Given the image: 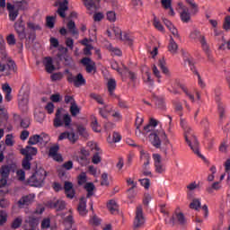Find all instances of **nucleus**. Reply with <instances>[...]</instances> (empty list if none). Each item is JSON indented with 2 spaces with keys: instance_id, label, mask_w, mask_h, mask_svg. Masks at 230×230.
Masks as SVG:
<instances>
[{
  "instance_id": "c85d7f7f",
  "label": "nucleus",
  "mask_w": 230,
  "mask_h": 230,
  "mask_svg": "<svg viewBox=\"0 0 230 230\" xmlns=\"http://www.w3.org/2000/svg\"><path fill=\"white\" fill-rule=\"evenodd\" d=\"M57 57L59 62H65V66H71L73 59L67 54H58Z\"/></svg>"
},
{
  "instance_id": "4c0bfd02",
  "label": "nucleus",
  "mask_w": 230,
  "mask_h": 230,
  "mask_svg": "<svg viewBox=\"0 0 230 230\" xmlns=\"http://www.w3.org/2000/svg\"><path fill=\"white\" fill-rule=\"evenodd\" d=\"M28 224H29V227H33L37 229V226H39V217L35 216H30Z\"/></svg>"
},
{
  "instance_id": "6ab92c4d",
  "label": "nucleus",
  "mask_w": 230,
  "mask_h": 230,
  "mask_svg": "<svg viewBox=\"0 0 230 230\" xmlns=\"http://www.w3.org/2000/svg\"><path fill=\"white\" fill-rule=\"evenodd\" d=\"M7 11L9 12V19L13 22L19 16V10H15V5L11 3L6 4Z\"/></svg>"
},
{
  "instance_id": "09e8293b",
  "label": "nucleus",
  "mask_w": 230,
  "mask_h": 230,
  "mask_svg": "<svg viewBox=\"0 0 230 230\" xmlns=\"http://www.w3.org/2000/svg\"><path fill=\"white\" fill-rule=\"evenodd\" d=\"M8 220V215L4 210H0V226H4Z\"/></svg>"
},
{
  "instance_id": "5701e85b",
  "label": "nucleus",
  "mask_w": 230,
  "mask_h": 230,
  "mask_svg": "<svg viewBox=\"0 0 230 230\" xmlns=\"http://www.w3.org/2000/svg\"><path fill=\"white\" fill-rule=\"evenodd\" d=\"M178 49H179V45H177V42H175L173 38L171 37L169 45H168V51H170V53H172V55H175Z\"/></svg>"
},
{
  "instance_id": "ea45409f",
  "label": "nucleus",
  "mask_w": 230,
  "mask_h": 230,
  "mask_svg": "<svg viewBox=\"0 0 230 230\" xmlns=\"http://www.w3.org/2000/svg\"><path fill=\"white\" fill-rule=\"evenodd\" d=\"M70 113L74 118L80 114V108L76 102H73L72 105H70Z\"/></svg>"
},
{
  "instance_id": "69168bd1",
  "label": "nucleus",
  "mask_w": 230,
  "mask_h": 230,
  "mask_svg": "<svg viewBox=\"0 0 230 230\" xmlns=\"http://www.w3.org/2000/svg\"><path fill=\"white\" fill-rule=\"evenodd\" d=\"M107 19L111 22H116V13L110 11L107 13Z\"/></svg>"
},
{
  "instance_id": "052dcab7",
  "label": "nucleus",
  "mask_w": 230,
  "mask_h": 230,
  "mask_svg": "<svg viewBox=\"0 0 230 230\" xmlns=\"http://www.w3.org/2000/svg\"><path fill=\"white\" fill-rule=\"evenodd\" d=\"M5 145L7 146H13V136L12 134H8L5 137Z\"/></svg>"
},
{
  "instance_id": "e433bc0d",
  "label": "nucleus",
  "mask_w": 230,
  "mask_h": 230,
  "mask_svg": "<svg viewBox=\"0 0 230 230\" xmlns=\"http://www.w3.org/2000/svg\"><path fill=\"white\" fill-rule=\"evenodd\" d=\"M77 211L82 217H85L87 215V205L85 202H80L77 207Z\"/></svg>"
},
{
  "instance_id": "79ce46f5",
  "label": "nucleus",
  "mask_w": 230,
  "mask_h": 230,
  "mask_svg": "<svg viewBox=\"0 0 230 230\" xmlns=\"http://www.w3.org/2000/svg\"><path fill=\"white\" fill-rule=\"evenodd\" d=\"M90 98H92V100H95V102H97V103H99L100 105H103V98H102V95L98 94V93H92L90 94Z\"/></svg>"
},
{
  "instance_id": "f8f14e48",
  "label": "nucleus",
  "mask_w": 230,
  "mask_h": 230,
  "mask_svg": "<svg viewBox=\"0 0 230 230\" xmlns=\"http://www.w3.org/2000/svg\"><path fill=\"white\" fill-rule=\"evenodd\" d=\"M14 30L17 32L20 40H24V39H26V27L24 26L22 20H18L14 23Z\"/></svg>"
},
{
  "instance_id": "a211bd4d",
  "label": "nucleus",
  "mask_w": 230,
  "mask_h": 230,
  "mask_svg": "<svg viewBox=\"0 0 230 230\" xmlns=\"http://www.w3.org/2000/svg\"><path fill=\"white\" fill-rule=\"evenodd\" d=\"M43 66H45V69L47 73H53L57 67H55V65H53V58L51 57H46L43 58Z\"/></svg>"
},
{
  "instance_id": "a19ab883",
  "label": "nucleus",
  "mask_w": 230,
  "mask_h": 230,
  "mask_svg": "<svg viewBox=\"0 0 230 230\" xmlns=\"http://www.w3.org/2000/svg\"><path fill=\"white\" fill-rule=\"evenodd\" d=\"M185 60V64L190 67V71H192V73H194V75H197V73H199L197 71V69L195 68V65L193 64V60H191V58H187L184 59Z\"/></svg>"
},
{
  "instance_id": "13d9d810",
  "label": "nucleus",
  "mask_w": 230,
  "mask_h": 230,
  "mask_svg": "<svg viewBox=\"0 0 230 230\" xmlns=\"http://www.w3.org/2000/svg\"><path fill=\"white\" fill-rule=\"evenodd\" d=\"M158 208L163 215L168 216V205H166V203H160Z\"/></svg>"
},
{
  "instance_id": "2f4dec72",
  "label": "nucleus",
  "mask_w": 230,
  "mask_h": 230,
  "mask_svg": "<svg viewBox=\"0 0 230 230\" xmlns=\"http://www.w3.org/2000/svg\"><path fill=\"white\" fill-rule=\"evenodd\" d=\"M66 28H67L69 33H72V35H78V31L76 30V24L75 23V22L73 20H70L66 23Z\"/></svg>"
},
{
  "instance_id": "ddd939ff",
  "label": "nucleus",
  "mask_w": 230,
  "mask_h": 230,
  "mask_svg": "<svg viewBox=\"0 0 230 230\" xmlns=\"http://www.w3.org/2000/svg\"><path fill=\"white\" fill-rule=\"evenodd\" d=\"M30 102V97L28 94L19 95L18 97V107L22 112H28V103Z\"/></svg>"
},
{
  "instance_id": "864d4df0",
  "label": "nucleus",
  "mask_w": 230,
  "mask_h": 230,
  "mask_svg": "<svg viewBox=\"0 0 230 230\" xmlns=\"http://www.w3.org/2000/svg\"><path fill=\"white\" fill-rule=\"evenodd\" d=\"M155 28L158 30L159 31H164V27H163V24H161V22L157 20V17H154V22H153Z\"/></svg>"
},
{
  "instance_id": "6e6552de",
  "label": "nucleus",
  "mask_w": 230,
  "mask_h": 230,
  "mask_svg": "<svg viewBox=\"0 0 230 230\" xmlns=\"http://www.w3.org/2000/svg\"><path fill=\"white\" fill-rule=\"evenodd\" d=\"M145 226V216L143 215V208L141 206L137 207L135 219L133 221L134 229H139Z\"/></svg>"
},
{
  "instance_id": "9b49d317",
  "label": "nucleus",
  "mask_w": 230,
  "mask_h": 230,
  "mask_svg": "<svg viewBox=\"0 0 230 230\" xmlns=\"http://www.w3.org/2000/svg\"><path fill=\"white\" fill-rule=\"evenodd\" d=\"M78 138L79 137L75 133V131H65L58 136V141H64V139H68V141H70L72 145H75V143L78 141Z\"/></svg>"
},
{
  "instance_id": "bb28decb",
  "label": "nucleus",
  "mask_w": 230,
  "mask_h": 230,
  "mask_svg": "<svg viewBox=\"0 0 230 230\" xmlns=\"http://www.w3.org/2000/svg\"><path fill=\"white\" fill-rule=\"evenodd\" d=\"M158 66L160 67V69H162V73H164L165 76H170V70L168 69V67H166V61L164 60V58L159 59Z\"/></svg>"
},
{
  "instance_id": "a878e982",
  "label": "nucleus",
  "mask_w": 230,
  "mask_h": 230,
  "mask_svg": "<svg viewBox=\"0 0 230 230\" xmlns=\"http://www.w3.org/2000/svg\"><path fill=\"white\" fill-rule=\"evenodd\" d=\"M31 161H33V157L31 156H25L22 161V166L23 170H31Z\"/></svg>"
},
{
  "instance_id": "dca6fc26",
  "label": "nucleus",
  "mask_w": 230,
  "mask_h": 230,
  "mask_svg": "<svg viewBox=\"0 0 230 230\" xmlns=\"http://www.w3.org/2000/svg\"><path fill=\"white\" fill-rule=\"evenodd\" d=\"M65 195L66 199H75V195H76V191L75 188H73V182L71 181H65L64 185Z\"/></svg>"
},
{
  "instance_id": "5fc2aeb1",
  "label": "nucleus",
  "mask_w": 230,
  "mask_h": 230,
  "mask_svg": "<svg viewBox=\"0 0 230 230\" xmlns=\"http://www.w3.org/2000/svg\"><path fill=\"white\" fill-rule=\"evenodd\" d=\"M91 127L93 132H101L102 129L100 128V125L98 124V119L96 118L93 119Z\"/></svg>"
},
{
  "instance_id": "f704fd0d",
  "label": "nucleus",
  "mask_w": 230,
  "mask_h": 230,
  "mask_svg": "<svg viewBox=\"0 0 230 230\" xmlns=\"http://www.w3.org/2000/svg\"><path fill=\"white\" fill-rule=\"evenodd\" d=\"M22 226V217H18L16 218H14V220L12 222L11 224V229H19V227H21Z\"/></svg>"
},
{
  "instance_id": "c756f323",
  "label": "nucleus",
  "mask_w": 230,
  "mask_h": 230,
  "mask_svg": "<svg viewBox=\"0 0 230 230\" xmlns=\"http://www.w3.org/2000/svg\"><path fill=\"white\" fill-rule=\"evenodd\" d=\"M161 3L165 10H170L169 15H175V11H173V8H172V0H161Z\"/></svg>"
},
{
  "instance_id": "f3484780",
  "label": "nucleus",
  "mask_w": 230,
  "mask_h": 230,
  "mask_svg": "<svg viewBox=\"0 0 230 230\" xmlns=\"http://www.w3.org/2000/svg\"><path fill=\"white\" fill-rule=\"evenodd\" d=\"M58 150H60L58 145L51 146L49 151V157H52L54 161L60 162L62 161V155L58 154Z\"/></svg>"
},
{
  "instance_id": "c9c22d12",
  "label": "nucleus",
  "mask_w": 230,
  "mask_h": 230,
  "mask_svg": "<svg viewBox=\"0 0 230 230\" xmlns=\"http://www.w3.org/2000/svg\"><path fill=\"white\" fill-rule=\"evenodd\" d=\"M76 130H77L79 136H82L83 137H89V133H87V129L85 128V126L79 124L76 126Z\"/></svg>"
},
{
  "instance_id": "603ef678",
  "label": "nucleus",
  "mask_w": 230,
  "mask_h": 230,
  "mask_svg": "<svg viewBox=\"0 0 230 230\" xmlns=\"http://www.w3.org/2000/svg\"><path fill=\"white\" fill-rule=\"evenodd\" d=\"M101 186H109V174L106 172L102 174Z\"/></svg>"
},
{
  "instance_id": "1a4fd4ad",
  "label": "nucleus",
  "mask_w": 230,
  "mask_h": 230,
  "mask_svg": "<svg viewBox=\"0 0 230 230\" xmlns=\"http://www.w3.org/2000/svg\"><path fill=\"white\" fill-rule=\"evenodd\" d=\"M171 220H172V224H178L179 226H181L182 227H184V226H188V219L186 218L184 214L182 212H180L179 210H175Z\"/></svg>"
},
{
  "instance_id": "49530a36",
  "label": "nucleus",
  "mask_w": 230,
  "mask_h": 230,
  "mask_svg": "<svg viewBox=\"0 0 230 230\" xmlns=\"http://www.w3.org/2000/svg\"><path fill=\"white\" fill-rule=\"evenodd\" d=\"M138 150L140 153V159L142 161L150 159V154H148V152L144 151L142 146H138Z\"/></svg>"
},
{
  "instance_id": "6e6d98bb",
  "label": "nucleus",
  "mask_w": 230,
  "mask_h": 230,
  "mask_svg": "<svg viewBox=\"0 0 230 230\" xmlns=\"http://www.w3.org/2000/svg\"><path fill=\"white\" fill-rule=\"evenodd\" d=\"M49 142V136L46 133H41L40 135V143H43L44 145H47V143Z\"/></svg>"
},
{
  "instance_id": "7c9ffc66",
  "label": "nucleus",
  "mask_w": 230,
  "mask_h": 230,
  "mask_svg": "<svg viewBox=\"0 0 230 230\" xmlns=\"http://www.w3.org/2000/svg\"><path fill=\"white\" fill-rule=\"evenodd\" d=\"M157 125H159V121H157V119H155L151 118L149 120V124L144 127V130L146 132H150L153 128H155V127H157Z\"/></svg>"
},
{
  "instance_id": "9d476101",
  "label": "nucleus",
  "mask_w": 230,
  "mask_h": 230,
  "mask_svg": "<svg viewBox=\"0 0 230 230\" xmlns=\"http://www.w3.org/2000/svg\"><path fill=\"white\" fill-rule=\"evenodd\" d=\"M190 38L198 40L201 44L202 49H204L207 53L209 51V46L208 45V41H206V37H204L199 31H193L190 33Z\"/></svg>"
},
{
  "instance_id": "aec40b11",
  "label": "nucleus",
  "mask_w": 230,
  "mask_h": 230,
  "mask_svg": "<svg viewBox=\"0 0 230 230\" xmlns=\"http://www.w3.org/2000/svg\"><path fill=\"white\" fill-rule=\"evenodd\" d=\"M37 147L31 146H27L25 148L21 149L22 155H25V157H33V155H37Z\"/></svg>"
},
{
  "instance_id": "a18cd8bd",
  "label": "nucleus",
  "mask_w": 230,
  "mask_h": 230,
  "mask_svg": "<svg viewBox=\"0 0 230 230\" xmlns=\"http://www.w3.org/2000/svg\"><path fill=\"white\" fill-rule=\"evenodd\" d=\"M16 177H17L18 181L22 182V181H26V172L22 169H20L16 172Z\"/></svg>"
},
{
  "instance_id": "0e129e2a",
  "label": "nucleus",
  "mask_w": 230,
  "mask_h": 230,
  "mask_svg": "<svg viewBox=\"0 0 230 230\" xmlns=\"http://www.w3.org/2000/svg\"><path fill=\"white\" fill-rule=\"evenodd\" d=\"M139 182L141 186H144L146 190H148L150 188V179L145 178V179H140Z\"/></svg>"
},
{
  "instance_id": "39448f33",
  "label": "nucleus",
  "mask_w": 230,
  "mask_h": 230,
  "mask_svg": "<svg viewBox=\"0 0 230 230\" xmlns=\"http://www.w3.org/2000/svg\"><path fill=\"white\" fill-rule=\"evenodd\" d=\"M46 180V171H36L29 179V182L31 186H34L35 188L42 187L44 184V181Z\"/></svg>"
},
{
  "instance_id": "bf43d9fd",
  "label": "nucleus",
  "mask_w": 230,
  "mask_h": 230,
  "mask_svg": "<svg viewBox=\"0 0 230 230\" xmlns=\"http://www.w3.org/2000/svg\"><path fill=\"white\" fill-rule=\"evenodd\" d=\"M47 26L48 28H50V30L55 28V17L53 16L47 17Z\"/></svg>"
},
{
  "instance_id": "2eb2a0df",
  "label": "nucleus",
  "mask_w": 230,
  "mask_h": 230,
  "mask_svg": "<svg viewBox=\"0 0 230 230\" xmlns=\"http://www.w3.org/2000/svg\"><path fill=\"white\" fill-rule=\"evenodd\" d=\"M81 64L85 66L86 73L96 71V63H94V61H93L90 58H83L81 59Z\"/></svg>"
},
{
  "instance_id": "423d86ee",
  "label": "nucleus",
  "mask_w": 230,
  "mask_h": 230,
  "mask_svg": "<svg viewBox=\"0 0 230 230\" xmlns=\"http://www.w3.org/2000/svg\"><path fill=\"white\" fill-rule=\"evenodd\" d=\"M66 73L68 74L66 76L68 84H74L75 87H82V85H85V78H84V75L81 73L77 74L76 76L73 75V73L69 72V70H66Z\"/></svg>"
},
{
  "instance_id": "4468645a",
  "label": "nucleus",
  "mask_w": 230,
  "mask_h": 230,
  "mask_svg": "<svg viewBox=\"0 0 230 230\" xmlns=\"http://www.w3.org/2000/svg\"><path fill=\"white\" fill-rule=\"evenodd\" d=\"M153 159L155 163V168L156 173H164V165L163 164V162L161 161V155L159 154H154Z\"/></svg>"
},
{
  "instance_id": "72a5a7b5",
  "label": "nucleus",
  "mask_w": 230,
  "mask_h": 230,
  "mask_svg": "<svg viewBox=\"0 0 230 230\" xmlns=\"http://www.w3.org/2000/svg\"><path fill=\"white\" fill-rule=\"evenodd\" d=\"M181 19L182 22H190L191 14L190 13V10L188 8L183 9V11L181 13Z\"/></svg>"
},
{
  "instance_id": "58836bf2",
  "label": "nucleus",
  "mask_w": 230,
  "mask_h": 230,
  "mask_svg": "<svg viewBox=\"0 0 230 230\" xmlns=\"http://www.w3.org/2000/svg\"><path fill=\"white\" fill-rule=\"evenodd\" d=\"M186 3L190 5L192 15L199 13V5L193 0H186Z\"/></svg>"
},
{
  "instance_id": "680f3d73",
  "label": "nucleus",
  "mask_w": 230,
  "mask_h": 230,
  "mask_svg": "<svg viewBox=\"0 0 230 230\" xmlns=\"http://www.w3.org/2000/svg\"><path fill=\"white\" fill-rule=\"evenodd\" d=\"M83 1H84V6H86L88 10H91V8H96V4H94V0H83Z\"/></svg>"
},
{
  "instance_id": "7ed1b4c3",
  "label": "nucleus",
  "mask_w": 230,
  "mask_h": 230,
  "mask_svg": "<svg viewBox=\"0 0 230 230\" xmlns=\"http://www.w3.org/2000/svg\"><path fill=\"white\" fill-rule=\"evenodd\" d=\"M181 127L184 128L185 132V141L190 146V148L192 150V152L198 155V157H200V159H206L202 154H200V151L199 149V141L197 140V137L193 135V130L190 127H186L184 119H181Z\"/></svg>"
},
{
  "instance_id": "e2e57ef3",
  "label": "nucleus",
  "mask_w": 230,
  "mask_h": 230,
  "mask_svg": "<svg viewBox=\"0 0 230 230\" xmlns=\"http://www.w3.org/2000/svg\"><path fill=\"white\" fill-rule=\"evenodd\" d=\"M135 189L136 188H134V187H130L129 189H128L127 194L129 199H135V197L137 195Z\"/></svg>"
},
{
  "instance_id": "8fccbe9b",
  "label": "nucleus",
  "mask_w": 230,
  "mask_h": 230,
  "mask_svg": "<svg viewBox=\"0 0 230 230\" xmlns=\"http://www.w3.org/2000/svg\"><path fill=\"white\" fill-rule=\"evenodd\" d=\"M35 200V194H29L23 196L18 202H33Z\"/></svg>"
},
{
  "instance_id": "774afa93",
  "label": "nucleus",
  "mask_w": 230,
  "mask_h": 230,
  "mask_svg": "<svg viewBox=\"0 0 230 230\" xmlns=\"http://www.w3.org/2000/svg\"><path fill=\"white\" fill-rule=\"evenodd\" d=\"M20 127L22 128H28V127H30V119H22V120H20Z\"/></svg>"
},
{
  "instance_id": "4d7b16f0",
  "label": "nucleus",
  "mask_w": 230,
  "mask_h": 230,
  "mask_svg": "<svg viewBox=\"0 0 230 230\" xmlns=\"http://www.w3.org/2000/svg\"><path fill=\"white\" fill-rule=\"evenodd\" d=\"M51 226V219L44 218L41 222V229H49Z\"/></svg>"
},
{
  "instance_id": "0eeeda50",
  "label": "nucleus",
  "mask_w": 230,
  "mask_h": 230,
  "mask_svg": "<svg viewBox=\"0 0 230 230\" xmlns=\"http://www.w3.org/2000/svg\"><path fill=\"white\" fill-rule=\"evenodd\" d=\"M12 165H2L0 167V188H4L8 184Z\"/></svg>"
},
{
  "instance_id": "3c124183",
  "label": "nucleus",
  "mask_w": 230,
  "mask_h": 230,
  "mask_svg": "<svg viewBox=\"0 0 230 230\" xmlns=\"http://www.w3.org/2000/svg\"><path fill=\"white\" fill-rule=\"evenodd\" d=\"M78 184L79 186H82L83 184H85L87 182V174L85 172H82L78 177Z\"/></svg>"
},
{
  "instance_id": "473e14b6",
  "label": "nucleus",
  "mask_w": 230,
  "mask_h": 230,
  "mask_svg": "<svg viewBox=\"0 0 230 230\" xmlns=\"http://www.w3.org/2000/svg\"><path fill=\"white\" fill-rule=\"evenodd\" d=\"M216 102L217 103V109H218V112H219V119H224V114H225V109H224V104H222V102H220V97L219 96H216Z\"/></svg>"
},
{
  "instance_id": "f257e3e1",
  "label": "nucleus",
  "mask_w": 230,
  "mask_h": 230,
  "mask_svg": "<svg viewBox=\"0 0 230 230\" xmlns=\"http://www.w3.org/2000/svg\"><path fill=\"white\" fill-rule=\"evenodd\" d=\"M0 72L4 73L7 76L13 73L17 72V66L15 62L8 58V53H6V44L4 40L0 42Z\"/></svg>"
},
{
  "instance_id": "20e7f679",
  "label": "nucleus",
  "mask_w": 230,
  "mask_h": 230,
  "mask_svg": "<svg viewBox=\"0 0 230 230\" xmlns=\"http://www.w3.org/2000/svg\"><path fill=\"white\" fill-rule=\"evenodd\" d=\"M73 119L69 113L62 114V110L58 109L56 111V117L54 119V127L58 128L59 127H65V128H69Z\"/></svg>"
},
{
  "instance_id": "412c9836",
  "label": "nucleus",
  "mask_w": 230,
  "mask_h": 230,
  "mask_svg": "<svg viewBox=\"0 0 230 230\" xmlns=\"http://www.w3.org/2000/svg\"><path fill=\"white\" fill-rule=\"evenodd\" d=\"M67 4H69V2L64 0V2L59 4V7L58 8V13L62 19L66 18V12H67L69 8Z\"/></svg>"
},
{
  "instance_id": "c03bdc74",
  "label": "nucleus",
  "mask_w": 230,
  "mask_h": 230,
  "mask_svg": "<svg viewBox=\"0 0 230 230\" xmlns=\"http://www.w3.org/2000/svg\"><path fill=\"white\" fill-rule=\"evenodd\" d=\"M38 143H40V135H33L30 137L28 144L29 145H37Z\"/></svg>"
},
{
  "instance_id": "4be33fe9",
  "label": "nucleus",
  "mask_w": 230,
  "mask_h": 230,
  "mask_svg": "<svg viewBox=\"0 0 230 230\" xmlns=\"http://www.w3.org/2000/svg\"><path fill=\"white\" fill-rule=\"evenodd\" d=\"M48 208L55 209L56 211H64L66 209L65 202H50L47 204Z\"/></svg>"
},
{
  "instance_id": "f03ea898",
  "label": "nucleus",
  "mask_w": 230,
  "mask_h": 230,
  "mask_svg": "<svg viewBox=\"0 0 230 230\" xmlns=\"http://www.w3.org/2000/svg\"><path fill=\"white\" fill-rule=\"evenodd\" d=\"M149 138L151 139V143L155 148H160L165 155H168V145H170V140L168 139L164 130L161 129L150 133Z\"/></svg>"
},
{
  "instance_id": "393cba45",
  "label": "nucleus",
  "mask_w": 230,
  "mask_h": 230,
  "mask_svg": "<svg viewBox=\"0 0 230 230\" xmlns=\"http://www.w3.org/2000/svg\"><path fill=\"white\" fill-rule=\"evenodd\" d=\"M107 208L111 215H117V213L119 211V206L116 202H108Z\"/></svg>"
},
{
  "instance_id": "cd10ccee",
  "label": "nucleus",
  "mask_w": 230,
  "mask_h": 230,
  "mask_svg": "<svg viewBox=\"0 0 230 230\" xmlns=\"http://www.w3.org/2000/svg\"><path fill=\"white\" fill-rule=\"evenodd\" d=\"M94 183L93 182H87L84 185V190L87 191V199H90V197H93L94 195Z\"/></svg>"
},
{
  "instance_id": "338daca9",
  "label": "nucleus",
  "mask_w": 230,
  "mask_h": 230,
  "mask_svg": "<svg viewBox=\"0 0 230 230\" xmlns=\"http://www.w3.org/2000/svg\"><path fill=\"white\" fill-rule=\"evenodd\" d=\"M90 224H93V226H100V224H102V219H100V217H98L97 216H93L90 219Z\"/></svg>"
},
{
  "instance_id": "37998d69",
  "label": "nucleus",
  "mask_w": 230,
  "mask_h": 230,
  "mask_svg": "<svg viewBox=\"0 0 230 230\" xmlns=\"http://www.w3.org/2000/svg\"><path fill=\"white\" fill-rule=\"evenodd\" d=\"M120 40H124V42H127L128 46H132V37H130V34L124 32L122 36L119 38Z\"/></svg>"
},
{
  "instance_id": "b1692460",
  "label": "nucleus",
  "mask_w": 230,
  "mask_h": 230,
  "mask_svg": "<svg viewBox=\"0 0 230 230\" xmlns=\"http://www.w3.org/2000/svg\"><path fill=\"white\" fill-rule=\"evenodd\" d=\"M108 92L111 96H114V91H116V79L111 78L107 84Z\"/></svg>"
},
{
  "instance_id": "de8ad7c7",
  "label": "nucleus",
  "mask_w": 230,
  "mask_h": 230,
  "mask_svg": "<svg viewBox=\"0 0 230 230\" xmlns=\"http://www.w3.org/2000/svg\"><path fill=\"white\" fill-rule=\"evenodd\" d=\"M143 80L145 84H148V85H154V80H152V76L150 75L149 72H146Z\"/></svg>"
}]
</instances>
